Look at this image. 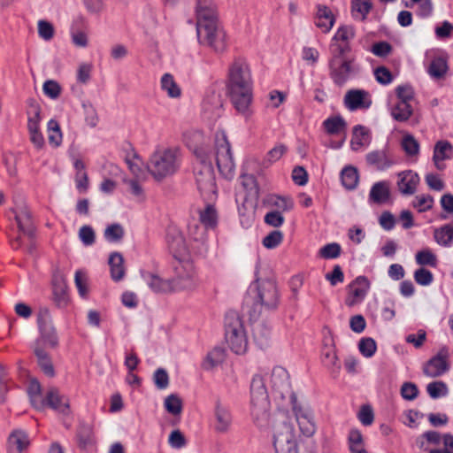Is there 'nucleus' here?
I'll return each mask as SVG.
<instances>
[{"label": "nucleus", "instance_id": "22", "mask_svg": "<svg viewBox=\"0 0 453 453\" xmlns=\"http://www.w3.org/2000/svg\"><path fill=\"white\" fill-rule=\"evenodd\" d=\"M15 220L20 232L28 238L35 237V227L31 212L27 207H21L19 211H15Z\"/></svg>", "mask_w": 453, "mask_h": 453}, {"label": "nucleus", "instance_id": "64", "mask_svg": "<svg viewBox=\"0 0 453 453\" xmlns=\"http://www.w3.org/2000/svg\"><path fill=\"white\" fill-rule=\"evenodd\" d=\"M373 73L376 81L380 84L388 85L393 81V75L391 72L385 66H378L374 69Z\"/></svg>", "mask_w": 453, "mask_h": 453}, {"label": "nucleus", "instance_id": "63", "mask_svg": "<svg viewBox=\"0 0 453 453\" xmlns=\"http://www.w3.org/2000/svg\"><path fill=\"white\" fill-rule=\"evenodd\" d=\"M79 237L85 246H90L95 243V231L90 226H83L79 230Z\"/></svg>", "mask_w": 453, "mask_h": 453}, {"label": "nucleus", "instance_id": "37", "mask_svg": "<svg viewBox=\"0 0 453 453\" xmlns=\"http://www.w3.org/2000/svg\"><path fill=\"white\" fill-rule=\"evenodd\" d=\"M434 238L439 245L450 246L453 242V224H447L434 229Z\"/></svg>", "mask_w": 453, "mask_h": 453}, {"label": "nucleus", "instance_id": "14", "mask_svg": "<svg viewBox=\"0 0 453 453\" xmlns=\"http://www.w3.org/2000/svg\"><path fill=\"white\" fill-rule=\"evenodd\" d=\"M370 288V282L365 276H358L351 281L348 287V296L345 303L349 307H352L361 303Z\"/></svg>", "mask_w": 453, "mask_h": 453}, {"label": "nucleus", "instance_id": "4", "mask_svg": "<svg viewBox=\"0 0 453 453\" xmlns=\"http://www.w3.org/2000/svg\"><path fill=\"white\" fill-rule=\"evenodd\" d=\"M195 153L197 161L195 165L194 174L197 188L205 199L211 200L216 195L217 187L211 156L202 147L196 149Z\"/></svg>", "mask_w": 453, "mask_h": 453}, {"label": "nucleus", "instance_id": "34", "mask_svg": "<svg viewBox=\"0 0 453 453\" xmlns=\"http://www.w3.org/2000/svg\"><path fill=\"white\" fill-rule=\"evenodd\" d=\"M254 341L260 348L268 345L271 337V328L264 322L254 324L252 328Z\"/></svg>", "mask_w": 453, "mask_h": 453}, {"label": "nucleus", "instance_id": "15", "mask_svg": "<svg viewBox=\"0 0 453 453\" xmlns=\"http://www.w3.org/2000/svg\"><path fill=\"white\" fill-rule=\"evenodd\" d=\"M448 356V349L442 348L436 356L425 365L423 368L425 375L430 378H436L445 373L449 369Z\"/></svg>", "mask_w": 453, "mask_h": 453}, {"label": "nucleus", "instance_id": "30", "mask_svg": "<svg viewBox=\"0 0 453 453\" xmlns=\"http://www.w3.org/2000/svg\"><path fill=\"white\" fill-rule=\"evenodd\" d=\"M371 137L369 130L361 125H357L353 128L352 139L350 146L353 150H358L364 146H367L370 143Z\"/></svg>", "mask_w": 453, "mask_h": 453}, {"label": "nucleus", "instance_id": "9", "mask_svg": "<svg viewBox=\"0 0 453 453\" xmlns=\"http://www.w3.org/2000/svg\"><path fill=\"white\" fill-rule=\"evenodd\" d=\"M37 325L40 337L36 341L42 342V347L55 348L58 345V335L56 328L52 324L50 310L47 307H41L37 312Z\"/></svg>", "mask_w": 453, "mask_h": 453}, {"label": "nucleus", "instance_id": "18", "mask_svg": "<svg viewBox=\"0 0 453 453\" xmlns=\"http://www.w3.org/2000/svg\"><path fill=\"white\" fill-rule=\"evenodd\" d=\"M232 426V416L228 409L217 402L214 411L213 428L216 433L226 434Z\"/></svg>", "mask_w": 453, "mask_h": 453}, {"label": "nucleus", "instance_id": "16", "mask_svg": "<svg viewBox=\"0 0 453 453\" xmlns=\"http://www.w3.org/2000/svg\"><path fill=\"white\" fill-rule=\"evenodd\" d=\"M271 384L272 388L280 395L281 398L286 397L287 395L291 398V385L289 381V374L288 371L281 367L276 366L271 372Z\"/></svg>", "mask_w": 453, "mask_h": 453}, {"label": "nucleus", "instance_id": "61", "mask_svg": "<svg viewBox=\"0 0 453 453\" xmlns=\"http://www.w3.org/2000/svg\"><path fill=\"white\" fill-rule=\"evenodd\" d=\"M287 147L284 144H278L268 151L264 164H273L278 161L287 151Z\"/></svg>", "mask_w": 453, "mask_h": 453}, {"label": "nucleus", "instance_id": "45", "mask_svg": "<svg viewBox=\"0 0 453 453\" xmlns=\"http://www.w3.org/2000/svg\"><path fill=\"white\" fill-rule=\"evenodd\" d=\"M448 68L446 58H433L428 66V73L433 78L440 79L446 74Z\"/></svg>", "mask_w": 453, "mask_h": 453}, {"label": "nucleus", "instance_id": "21", "mask_svg": "<svg viewBox=\"0 0 453 453\" xmlns=\"http://www.w3.org/2000/svg\"><path fill=\"white\" fill-rule=\"evenodd\" d=\"M29 443L28 435L24 430L14 429L8 437V452L22 453L27 449Z\"/></svg>", "mask_w": 453, "mask_h": 453}, {"label": "nucleus", "instance_id": "5", "mask_svg": "<svg viewBox=\"0 0 453 453\" xmlns=\"http://www.w3.org/2000/svg\"><path fill=\"white\" fill-rule=\"evenodd\" d=\"M254 285L253 305L248 311L251 320L258 319L263 309L275 310L280 302V295L275 281L257 279Z\"/></svg>", "mask_w": 453, "mask_h": 453}, {"label": "nucleus", "instance_id": "49", "mask_svg": "<svg viewBox=\"0 0 453 453\" xmlns=\"http://www.w3.org/2000/svg\"><path fill=\"white\" fill-rule=\"evenodd\" d=\"M124 228L120 224L115 223L108 226L104 230V238L110 242H119L124 237Z\"/></svg>", "mask_w": 453, "mask_h": 453}, {"label": "nucleus", "instance_id": "36", "mask_svg": "<svg viewBox=\"0 0 453 453\" xmlns=\"http://www.w3.org/2000/svg\"><path fill=\"white\" fill-rule=\"evenodd\" d=\"M372 7V0H351V15L355 19L363 21L366 19Z\"/></svg>", "mask_w": 453, "mask_h": 453}, {"label": "nucleus", "instance_id": "31", "mask_svg": "<svg viewBox=\"0 0 453 453\" xmlns=\"http://www.w3.org/2000/svg\"><path fill=\"white\" fill-rule=\"evenodd\" d=\"M225 358V349L221 347H215L206 355L204 360L202 363V367L203 370L211 371L223 363Z\"/></svg>", "mask_w": 453, "mask_h": 453}, {"label": "nucleus", "instance_id": "12", "mask_svg": "<svg viewBox=\"0 0 453 453\" xmlns=\"http://www.w3.org/2000/svg\"><path fill=\"white\" fill-rule=\"evenodd\" d=\"M251 404L257 412L265 411L268 405V394L265 387V377L261 373H256L250 383Z\"/></svg>", "mask_w": 453, "mask_h": 453}, {"label": "nucleus", "instance_id": "20", "mask_svg": "<svg viewBox=\"0 0 453 453\" xmlns=\"http://www.w3.org/2000/svg\"><path fill=\"white\" fill-rule=\"evenodd\" d=\"M53 300L60 309L65 308L69 303L67 286L62 274L55 275L53 278Z\"/></svg>", "mask_w": 453, "mask_h": 453}, {"label": "nucleus", "instance_id": "50", "mask_svg": "<svg viewBox=\"0 0 453 453\" xmlns=\"http://www.w3.org/2000/svg\"><path fill=\"white\" fill-rule=\"evenodd\" d=\"M165 410L172 415H180L182 411V401L175 394L168 395L164 402Z\"/></svg>", "mask_w": 453, "mask_h": 453}, {"label": "nucleus", "instance_id": "33", "mask_svg": "<svg viewBox=\"0 0 453 453\" xmlns=\"http://www.w3.org/2000/svg\"><path fill=\"white\" fill-rule=\"evenodd\" d=\"M46 403L54 410L65 412L68 409V400L61 395L57 388H50L45 396Z\"/></svg>", "mask_w": 453, "mask_h": 453}, {"label": "nucleus", "instance_id": "1", "mask_svg": "<svg viewBox=\"0 0 453 453\" xmlns=\"http://www.w3.org/2000/svg\"><path fill=\"white\" fill-rule=\"evenodd\" d=\"M227 91L235 110L246 119L252 114L253 81L249 65L234 61L228 69Z\"/></svg>", "mask_w": 453, "mask_h": 453}, {"label": "nucleus", "instance_id": "11", "mask_svg": "<svg viewBox=\"0 0 453 453\" xmlns=\"http://www.w3.org/2000/svg\"><path fill=\"white\" fill-rule=\"evenodd\" d=\"M171 280L173 291L193 290L198 286L196 272L190 263L177 268V275Z\"/></svg>", "mask_w": 453, "mask_h": 453}, {"label": "nucleus", "instance_id": "8", "mask_svg": "<svg viewBox=\"0 0 453 453\" xmlns=\"http://www.w3.org/2000/svg\"><path fill=\"white\" fill-rule=\"evenodd\" d=\"M228 319L226 324V341L232 351L238 355L243 354L247 350L248 341L242 321L237 317Z\"/></svg>", "mask_w": 453, "mask_h": 453}, {"label": "nucleus", "instance_id": "53", "mask_svg": "<svg viewBox=\"0 0 453 453\" xmlns=\"http://www.w3.org/2000/svg\"><path fill=\"white\" fill-rule=\"evenodd\" d=\"M402 148L409 156H416L419 152V143L411 134H406L402 139Z\"/></svg>", "mask_w": 453, "mask_h": 453}, {"label": "nucleus", "instance_id": "59", "mask_svg": "<svg viewBox=\"0 0 453 453\" xmlns=\"http://www.w3.org/2000/svg\"><path fill=\"white\" fill-rule=\"evenodd\" d=\"M414 280L418 285L428 286L433 282L434 276L430 271L421 267L415 271Z\"/></svg>", "mask_w": 453, "mask_h": 453}, {"label": "nucleus", "instance_id": "19", "mask_svg": "<svg viewBox=\"0 0 453 453\" xmlns=\"http://www.w3.org/2000/svg\"><path fill=\"white\" fill-rule=\"evenodd\" d=\"M419 183V176L411 170L403 171L398 173L397 187L403 195H413Z\"/></svg>", "mask_w": 453, "mask_h": 453}, {"label": "nucleus", "instance_id": "38", "mask_svg": "<svg viewBox=\"0 0 453 453\" xmlns=\"http://www.w3.org/2000/svg\"><path fill=\"white\" fill-rule=\"evenodd\" d=\"M370 199L376 203H383L389 197V188L386 181L376 182L370 190Z\"/></svg>", "mask_w": 453, "mask_h": 453}, {"label": "nucleus", "instance_id": "43", "mask_svg": "<svg viewBox=\"0 0 453 453\" xmlns=\"http://www.w3.org/2000/svg\"><path fill=\"white\" fill-rule=\"evenodd\" d=\"M353 36L354 30L351 27H342L335 33L334 40L335 42H341V44H339L337 48L340 49L342 54L345 53V50L348 48L347 42L353 38Z\"/></svg>", "mask_w": 453, "mask_h": 453}, {"label": "nucleus", "instance_id": "56", "mask_svg": "<svg viewBox=\"0 0 453 453\" xmlns=\"http://www.w3.org/2000/svg\"><path fill=\"white\" fill-rule=\"evenodd\" d=\"M349 443L350 451L353 452H360V450L364 449L363 443V436L357 429L350 430L349 434Z\"/></svg>", "mask_w": 453, "mask_h": 453}, {"label": "nucleus", "instance_id": "39", "mask_svg": "<svg viewBox=\"0 0 453 453\" xmlns=\"http://www.w3.org/2000/svg\"><path fill=\"white\" fill-rule=\"evenodd\" d=\"M223 100L219 94L212 93L203 102V110L211 113L213 117H219L222 112Z\"/></svg>", "mask_w": 453, "mask_h": 453}, {"label": "nucleus", "instance_id": "57", "mask_svg": "<svg viewBox=\"0 0 453 453\" xmlns=\"http://www.w3.org/2000/svg\"><path fill=\"white\" fill-rule=\"evenodd\" d=\"M342 248L336 242L328 243L319 250V255L326 259L336 258L341 255Z\"/></svg>", "mask_w": 453, "mask_h": 453}, {"label": "nucleus", "instance_id": "27", "mask_svg": "<svg viewBox=\"0 0 453 453\" xmlns=\"http://www.w3.org/2000/svg\"><path fill=\"white\" fill-rule=\"evenodd\" d=\"M322 363L330 371L332 375L336 376L339 373L341 364L334 345H326L324 347L322 350Z\"/></svg>", "mask_w": 453, "mask_h": 453}, {"label": "nucleus", "instance_id": "52", "mask_svg": "<svg viewBox=\"0 0 453 453\" xmlns=\"http://www.w3.org/2000/svg\"><path fill=\"white\" fill-rule=\"evenodd\" d=\"M78 443L82 449H85L88 445L93 443V431L92 427L88 425L81 426L78 434Z\"/></svg>", "mask_w": 453, "mask_h": 453}, {"label": "nucleus", "instance_id": "46", "mask_svg": "<svg viewBox=\"0 0 453 453\" xmlns=\"http://www.w3.org/2000/svg\"><path fill=\"white\" fill-rule=\"evenodd\" d=\"M47 128L50 144L54 147H58L62 142V133L58 122L55 119H50L48 122Z\"/></svg>", "mask_w": 453, "mask_h": 453}, {"label": "nucleus", "instance_id": "42", "mask_svg": "<svg viewBox=\"0 0 453 453\" xmlns=\"http://www.w3.org/2000/svg\"><path fill=\"white\" fill-rule=\"evenodd\" d=\"M323 127L329 134H338L345 129L346 122L341 116H334L326 119L323 122Z\"/></svg>", "mask_w": 453, "mask_h": 453}, {"label": "nucleus", "instance_id": "44", "mask_svg": "<svg viewBox=\"0 0 453 453\" xmlns=\"http://www.w3.org/2000/svg\"><path fill=\"white\" fill-rule=\"evenodd\" d=\"M200 223L205 226L207 228H213L217 225V211L215 208L208 204L204 210L200 211L199 213Z\"/></svg>", "mask_w": 453, "mask_h": 453}, {"label": "nucleus", "instance_id": "6", "mask_svg": "<svg viewBox=\"0 0 453 453\" xmlns=\"http://www.w3.org/2000/svg\"><path fill=\"white\" fill-rule=\"evenodd\" d=\"M180 164V153L177 148L156 150L147 165L148 171L157 180H161L177 172Z\"/></svg>", "mask_w": 453, "mask_h": 453}, {"label": "nucleus", "instance_id": "10", "mask_svg": "<svg viewBox=\"0 0 453 453\" xmlns=\"http://www.w3.org/2000/svg\"><path fill=\"white\" fill-rule=\"evenodd\" d=\"M330 69L331 78L338 86H342L358 70L353 60L349 58H332Z\"/></svg>", "mask_w": 453, "mask_h": 453}, {"label": "nucleus", "instance_id": "47", "mask_svg": "<svg viewBox=\"0 0 453 453\" xmlns=\"http://www.w3.org/2000/svg\"><path fill=\"white\" fill-rule=\"evenodd\" d=\"M188 235L191 239L198 242H203L206 239L207 227L198 221L193 220L188 224Z\"/></svg>", "mask_w": 453, "mask_h": 453}, {"label": "nucleus", "instance_id": "58", "mask_svg": "<svg viewBox=\"0 0 453 453\" xmlns=\"http://www.w3.org/2000/svg\"><path fill=\"white\" fill-rule=\"evenodd\" d=\"M416 261L420 265L435 267L437 259L435 255L429 250H424L416 254Z\"/></svg>", "mask_w": 453, "mask_h": 453}, {"label": "nucleus", "instance_id": "28", "mask_svg": "<svg viewBox=\"0 0 453 453\" xmlns=\"http://www.w3.org/2000/svg\"><path fill=\"white\" fill-rule=\"evenodd\" d=\"M452 149L451 143L448 141H439L436 142L433 160L437 169L442 170L444 168V165L440 164V161L450 158Z\"/></svg>", "mask_w": 453, "mask_h": 453}, {"label": "nucleus", "instance_id": "62", "mask_svg": "<svg viewBox=\"0 0 453 453\" xmlns=\"http://www.w3.org/2000/svg\"><path fill=\"white\" fill-rule=\"evenodd\" d=\"M283 240V234L279 230H274L263 239V245L267 249L276 248Z\"/></svg>", "mask_w": 453, "mask_h": 453}, {"label": "nucleus", "instance_id": "51", "mask_svg": "<svg viewBox=\"0 0 453 453\" xmlns=\"http://www.w3.org/2000/svg\"><path fill=\"white\" fill-rule=\"evenodd\" d=\"M434 197L430 195L416 196L412 201V206L418 210V212H425L431 210L434 206Z\"/></svg>", "mask_w": 453, "mask_h": 453}, {"label": "nucleus", "instance_id": "13", "mask_svg": "<svg viewBox=\"0 0 453 453\" xmlns=\"http://www.w3.org/2000/svg\"><path fill=\"white\" fill-rule=\"evenodd\" d=\"M291 403L301 433L307 437L312 436L316 431V426L311 412L297 403L295 394H291Z\"/></svg>", "mask_w": 453, "mask_h": 453}, {"label": "nucleus", "instance_id": "23", "mask_svg": "<svg viewBox=\"0 0 453 453\" xmlns=\"http://www.w3.org/2000/svg\"><path fill=\"white\" fill-rule=\"evenodd\" d=\"M32 348L37 357L38 365L47 376L53 377L55 375L54 367L50 356L45 351V348L42 347V342L35 341Z\"/></svg>", "mask_w": 453, "mask_h": 453}, {"label": "nucleus", "instance_id": "40", "mask_svg": "<svg viewBox=\"0 0 453 453\" xmlns=\"http://www.w3.org/2000/svg\"><path fill=\"white\" fill-rule=\"evenodd\" d=\"M160 85L162 90L165 91L169 97L179 98L180 96L181 90L170 73H165L162 76Z\"/></svg>", "mask_w": 453, "mask_h": 453}, {"label": "nucleus", "instance_id": "54", "mask_svg": "<svg viewBox=\"0 0 453 453\" xmlns=\"http://www.w3.org/2000/svg\"><path fill=\"white\" fill-rule=\"evenodd\" d=\"M38 35L44 41H50L55 35L53 25L44 19H40L37 23Z\"/></svg>", "mask_w": 453, "mask_h": 453}, {"label": "nucleus", "instance_id": "55", "mask_svg": "<svg viewBox=\"0 0 453 453\" xmlns=\"http://www.w3.org/2000/svg\"><path fill=\"white\" fill-rule=\"evenodd\" d=\"M358 349L365 357H371L374 355L377 349V345L372 338H363L359 341Z\"/></svg>", "mask_w": 453, "mask_h": 453}, {"label": "nucleus", "instance_id": "29", "mask_svg": "<svg viewBox=\"0 0 453 453\" xmlns=\"http://www.w3.org/2000/svg\"><path fill=\"white\" fill-rule=\"evenodd\" d=\"M111 277L114 281H120L126 273L124 257L119 252H113L109 257Z\"/></svg>", "mask_w": 453, "mask_h": 453}, {"label": "nucleus", "instance_id": "35", "mask_svg": "<svg viewBox=\"0 0 453 453\" xmlns=\"http://www.w3.org/2000/svg\"><path fill=\"white\" fill-rule=\"evenodd\" d=\"M413 113V108L410 103L397 101L391 108L392 118L398 122H405Z\"/></svg>", "mask_w": 453, "mask_h": 453}, {"label": "nucleus", "instance_id": "2", "mask_svg": "<svg viewBox=\"0 0 453 453\" xmlns=\"http://www.w3.org/2000/svg\"><path fill=\"white\" fill-rule=\"evenodd\" d=\"M196 14L199 42L213 48L216 53H223L226 34L219 24L215 3L212 0H197Z\"/></svg>", "mask_w": 453, "mask_h": 453}, {"label": "nucleus", "instance_id": "41", "mask_svg": "<svg viewBox=\"0 0 453 453\" xmlns=\"http://www.w3.org/2000/svg\"><path fill=\"white\" fill-rule=\"evenodd\" d=\"M341 179L347 189H354L358 183L357 170L353 166H346L341 173Z\"/></svg>", "mask_w": 453, "mask_h": 453}, {"label": "nucleus", "instance_id": "24", "mask_svg": "<svg viewBox=\"0 0 453 453\" xmlns=\"http://www.w3.org/2000/svg\"><path fill=\"white\" fill-rule=\"evenodd\" d=\"M166 243L174 256L184 255L187 251L186 242L180 231L175 228L169 229L166 234Z\"/></svg>", "mask_w": 453, "mask_h": 453}, {"label": "nucleus", "instance_id": "60", "mask_svg": "<svg viewBox=\"0 0 453 453\" xmlns=\"http://www.w3.org/2000/svg\"><path fill=\"white\" fill-rule=\"evenodd\" d=\"M155 386L158 389H165L169 385V375L164 368H158L153 374Z\"/></svg>", "mask_w": 453, "mask_h": 453}, {"label": "nucleus", "instance_id": "3", "mask_svg": "<svg viewBox=\"0 0 453 453\" xmlns=\"http://www.w3.org/2000/svg\"><path fill=\"white\" fill-rule=\"evenodd\" d=\"M273 447L276 453H319V446L308 440L297 446L294 427L288 422L277 426L273 434Z\"/></svg>", "mask_w": 453, "mask_h": 453}, {"label": "nucleus", "instance_id": "48", "mask_svg": "<svg viewBox=\"0 0 453 453\" xmlns=\"http://www.w3.org/2000/svg\"><path fill=\"white\" fill-rule=\"evenodd\" d=\"M426 391L433 399L446 396L449 394L447 384L441 380L433 381L427 384Z\"/></svg>", "mask_w": 453, "mask_h": 453}, {"label": "nucleus", "instance_id": "26", "mask_svg": "<svg viewBox=\"0 0 453 453\" xmlns=\"http://www.w3.org/2000/svg\"><path fill=\"white\" fill-rule=\"evenodd\" d=\"M144 280L155 293H169L173 291L172 280H165L151 273H142Z\"/></svg>", "mask_w": 453, "mask_h": 453}, {"label": "nucleus", "instance_id": "32", "mask_svg": "<svg viewBox=\"0 0 453 453\" xmlns=\"http://www.w3.org/2000/svg\"><path fill=\"white\" fill-rule=\"evenodd\" d=\"M366 161L369 165L376 166L378 170H385L393 165L386 150H374L366 155Z\"/></svg>", "mask_w": 453, "mask_h": 453}, {"label": "nucleus", "instance_id": "25", "mask_svg": "<svg viewBox=\"0 0 453 453\" xmlns=\"http://www.w3.org/2000/svg\"><path fill=\"white\" fill-rule=\"evenodd\" d=\"M334 21V16L327 6L318 5L315 24L324 33H327L333 27Z\"/></svg>", "mask_w": 453, "mask_h": 453}, {"label": "nucleus", "instance_id": "17", "mask_svg": "<svg viewBox=\"0 0 453 453\" xmlns=\"http://www.w3.org/2000/svg\"><path fill=\"white\" fill-rule=\"evenodd\" d=\"M344 104L349 111L368 109L372 105L371 96L364 89H349L345 94Z\"/></svg>", "mask_w": 453, "mask_h": 453}, {"label": "nucleus", "instance_id": "7", "mask_svg": "<svg viewBox=\"0 0 453 453\" xmlns=\"http://www.w3.org/2000/svg\"><path fill=\"white\" fill-rule=\"evenodd\" d=\"M215 159L219 172L226 179L234 176L235 164L230 143L224 133L218 134L215 139Z\"/></svg>", "mask_w": 453, "mask_h": 453}]
</instances>
